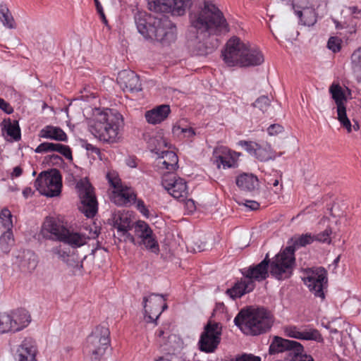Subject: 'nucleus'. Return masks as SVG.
<instances>
[{"label": "nucleus", "mask_w": 361, "mask_h": 361, "mask_svg": "<svg viewBox=\"0 0 361 361\" xmlns=\"http://www.w3.org/2000/svg\"><path fill=\"white\" fill-rule=\"evenodd\" d=\"M189 32L200 35L203 38L229 32L224 13L209 1H204L202 6L192 9L189 14Z\"/></svg>", "instance_id": "nucleus-1"}, {"label": "nucleus", "mask_w": 361, "mask_h": 361, "mask_svg": "<svg viewBox=\"0 0 361 361\" xmlns=\"http://www.w3.org/2000/svg\"><path fill=\"white\" fill-rule=\"evenodd\" d=\"M134 19L138 32L145 39L157 42L163 46H169L176 40V25L166 16L137 12Z\"/></svg>", "instance_id": "nucleus-2"}, {"label": "nucleus", "mask_w": 361, "mask_h": 361, "mask_svg": "<svg viewBox=\"0 0 361 361\" xmlns=\"http://www.w3.org/2000/svg\"><path fill=\"white\" fill-rule=\"evenodd\" d=\"M123 126L122 115L110 109H96L94 116L88 121V128L92 135L99 141L113 144L120 137V131Z\"/></svg>", "instance_id": "nucleus-3"}, {"label": "nucleus", "mask_w": 361, "mask_h": 361, "mask_svg": "<svg viewBox=\"0 0 361 361\" xmlns=\"http://www.w3.org/2000/svg\"><path fill=\"white\" fill-rule=\"evenodd\" d=\"M222 56L229 66H259L264 60L263 54L257 47L241 42L238 37H233L227 42Z\"/></svg>", "instance_id": "nucleus-4"}, {"label": "nucleus", "mask_w": 361, "mask_h": 361, "mask_svg": "<svg viewBox=\"0 0 361 361\" xmlns=\"http://www.w3.org/2000/svg\"><path fill=\"white\" fill-rule=\"evenodd\" d=\"M293 245L286 247L274 257L271 264V275L278 280L290 277L295 265V251L314 241L313 235L305 233L291 238Z\"/></svg>", "instance_id": "nucleus-5"}, {"label": "nucleus", "mask_w": 361, "mask_h": 361, "mask_svg": "<svg viewBox=\"0 0 361 361\" xmlns=\"http://www.w3.org/2000/svg\"><path fill=\"white\" fill-rule=\"evenodd\" d=\"M234 323L244 334L257 336L271 329L274 318L271 313L264 307H249L239 312Z\"/></svg>", "instance_id": "nucleus-6"}, {"label": "nucleus", "mask_w": 361, "mask_h": 361, "mask_svg": "<svg viewBox=\"0 0 361 361\" xmlns=\"http://www.w3.org/2000/svg\"><path fill=\"white\" fill-rule=\"evenodd\" d=\"M42 233L45 237L63 242L75 248L85 245L87 239L98 237L99 230L94 226V230L90 228L89 235L86 236L80 233L71 231L53 217H47L43 224Z\"/></svg>", "instance_id": "nucleus-7"}, {"label": "nucleus", "mask_w": 361, "mask_h": 361, "mask_svg": "<svg viewBox=\"0 0 361 361\" xmlns=\"http://www.w3.org/2000/svg\"><path fill=\"white\" fill-rule=\"evenodd\" d=\"M110 332L107 327L97 326L87 337L85 353L92 361H99L110 344Z\"/></svg>", "instance_id": "nucleus-8"}, {"label": "nucleus", "mask_w": 361, "mask_h": 361, "mask_svg": "<svg viewBox=\"0 0 361 361\" xmlns=\"http://www.w3.org/2000/svg\"><path fill=\"white\" fill-rule=\"evenodd\" d=\"M35 187L40 194L56 197L61 192V176L57 169L41 172L35 181Z\"/></svg>", "instance_id": "nucleus-9"}, {"label": "nucleus", "mask_w": 361, "mask_h": 361, "mask_svg": "<svg viewBox=\"0 0 361 361\" xmlns=\"http://www.w3.org/2000/svg\"><path fill=\"white\" fill-rule=\"evenodd\" d=\"M134 235L128 234L126 240H128L135 245H145V248L152 252L159 251V244L156 237L149 226L143 221H138L134 226Z\"/></svg>", "instance_id": "nucleus-10"}, {"label": "nucleus", "mask_w": 361, "mask_h": 361, "mask_svg": "<svg viewBox=\"0 0 361 361\" xmlns=\"http://www.w3.org/2000/svg\"><path fill=\"white\" fill-rule=\"evenodd\" d=\"M76 188L80 199L79 209L87 217H93L97 212V202L92 186L87 181L80 180L77 183Z\"/></svg>", "instance_id": "nucleus-11"}, {"label": "nucleus", "mask_w": 361, "mask_h": 361, "mask_svg": "<svg viewBox=\"0 0 361 361\" xmlns=\"http://www.w3.org/2000/svg\"><path fill=\"white\" fill-rule=\"evenodd\" d=\"M161 184L169 194L175 199L184 201L187 198L188 195V186L183 178L168 173L163 176Z\"/></svg>", "instance_id": "nucleus-12"}, {"label": "nucleus", "mask_w": 361, "mask_h": 361, "mask_svg": "<svg viewBox=\"0 0 361 361\" xmlns=\"http://www.w3.org/2000/svg\"><path fill=\"white\" fill-rule=\"evenodd\" d=\"M304 283L316 297L324 298V286L327 283V271L322 267L312 269L303 279Z\"/></svg>", "instance_id": "nucleus-13"}, {"label": "nucleus", "mask_w": 361, "mask_h": 361, "mask_svg": "<svg viewBox=\"0 0 361 361\" xmlns=\"http://www.w3.org/2000/svg\"><path fill=\"white\" fill-rule=\"evenodd\" d=\"M221 327L217 323H208L204 327L200 339V348L202 351L212 353L220 343Z\"/></svg>", "instance_id": "nucleus-14"}, {"label": "nucleus", "mask_w": 361, "mask_h": 361, "mask_svg": "<svg viewBox=\"0 0 361 361\" xmlns=\"http://www.w3.org/2000/svg\"><path fill=\"white\" fill-rule=\"evenodd\" d=\"M302 349V345L295 341L283 338L278 336H274L272 338L269 348L270 355H275L283 352H288L290 356L293 350Z\"/></svg>", "instance_id": "nucleus-15"}, {"label": "nucleus", "mask_w": 361, "mask_h": 361, "mask_svg": "<svg viewBox=\"0 0 361 361\" xmlns=\"http://www.w3.org/2000/svg\"><path fill=\"white\" fill-rule=\"evenodd\" d=\"M117 82L123 90L131 92H137L142 90L140 77L133 71L123 70L118 73Z\"/></svg>", "instance_id": "nucleus-16"}, {"label": "nucleus", "mask_w": 361, "mask_h": 361, "mask_svg": "<svg viewBox=\"0 0 361 361\" xmlns=\"http://www.w3.org/2000/svg\"><path fill=\"white\" fill-rule=\"evenodd\" d=\"M166 299L163 295L151 294L149 297L143 298V307L145 310V316L148 322H154V319L152 314H157L159 312L160 307Z\"/></svg>", "instance_id": "nucleus-17"}, {"label": "nucleus", "mask_w": 361, "mask_h": 361, "mask_svg": "<svg viewBox=\"0 0 361 361\" xmlns=\"http://www.w3.org/2000/svg\"><path fill=\"white\" fill-rule=\"evenodd\" d=\"M188 46L194 54L205 56L213 51L214 45L209 46L206 40L208 37H201L200 35L188 34Z\"/></svg>", "instance_id": "nucleus-18"}, {"label": "nucleus", "mask_w": 361, "mask_h": 361, "mask_svg": "<svg viewBox=\"0 0 361 361\" xmlns=\"http://www.w3.org/2000/svg\"><path fill=\"white\" fill-rule=\"evenodd\" d=\"M274 260V259L270 262L269 255L267 254L265 258L260 263L255 266L250 267L243 274L247 279L252 281L253 279L258 281L265 280L269 276V263L271 264Z\"/></svg>", "instance_id": "nucleus-19"}, {"label": "nucleus", "mask_w": 361, "mask_h": 361, "mask_svg": "<svg viewBox=\"0 0 361 361\" xmlns=\"http://www.w3.org/2000/svg\"><path fill=\"white\" fill-rule=\"evenodd\" d=\"M37 347L32 338H25L17 350L18 361H37Z\"/></svg>", "instance_id": "nucleus-20"}, {"label": "nucleus", "mask_w": 361, "mask_h": 361, "mask_svg": "<svg viewBox=\"0 0 361 361\" xmlns=\"http://www.w3.org/2000/svg\"><path fill=\"white\" fill-rule=\"evenodd\" d=\"M234 154H236L231 153L226 147H219L214 151L213 157L218 168L222 166L224 169H229L235 167L236 159L233 157Z\"/></svg>", "instance_id": "nucleus-21"}, {"label": "nucleus", "mask_w": 361, "mask_h": 361, "mask_svg": "<svg viewBox=\"0 0 361 361\" xmlns=\"http://www.w3.org/2000/svg\"><path fill=\"white\" fill-rule=\"evenodd\" d=\"M255 288V282L245 276L244 279L235 283L233 288L226 290V293L232 299L240 298L251 292Z\"/></svg>", "instance_id": "nucleus-22"}, {"label": "nucleus", "mask_w": 361, "mask_h": 361, "mask_svg": "<svg viewBox=\"0 0 361 361\" xmlns=\"http://www.w3.org/2000/svg\"><path fill=\"white\" fill-rule=\"evenodd\" d=\"M136 195L131 188L123 186L116 190H114L111 200L117 205H125L135 202Z\"/></svg>", "instance_id": "nucleus-23"}, {"label": "nucleus", "mask_w": 361, "mask_h": 361, "mask_svg": "<svg viewBox=\"0 0 361 361\" xmlns=\"http://www.w3.org/2000/svg\"><path fill=\"white\" fill-rule=\"evenodd\" d=\"M49 152H57L64 156L66 159L69 160L73 159L71 148L68 146L62 144L43 142L39 145L35 149V152L37 153Z\"/></svg>", "instance_id": "nucleus-24"}, {"label": "nucleus", "mask_w": 361, "mask_h": 361, "mask_svg": "<svg viewBox=\"0 0 361 361\" xmlns=\"http://www.w3.org/2000/svg\"><path fill=\"white\" fill-rule=\"evenodd\" d=\"M13 331H18L27 326L31 321L29 312L25 309H18L10 314Z\"/></svg>", "instance_id": "nucleus-25"}, {"label": "nucleus", "mask_w": 361, "mask_h": 361, "mask_svg": "<svg viewBox=\"0 0 361 361\" xmlns=\"http://www.w3.org/2000/svg\"><path fill=\"white\" fill-rule=\"evenodd\" d=\"M169 105L162 104L145 113V118L149 123L157 124L164 121L170 113Z\"/></svg>", "instance_id": "nucleus-26"}, {"label": "nucleus", "mask_w": 361, "mask_h": 361, "mask_svg": "<svg viewBox=\"0 0 361 361\" xmlns=\"http://www.w3.org/2000/svg\"><path fill=\"white\" fill-rule=\"evenodd\" d=\"M159 166L170 171H176L178 168V158L172 151H162L159 156Z\"/></svg>", "instance_id": "nucleus-27"}, {"label": "nucleus", "mask_w": 361, "mask_h": 361, "mask_svg": "<svg viewBox=\"0 0 361 361\" xmlns=\"http://www.w3.org/2000/svg\"><path fill=\"white\" fill-rule=\"evenodd\" d=\"M113 226L118 230V232L121 233L122 235L128 238V230L133 228L131 226V220L126 214H114L113 216Z\"/></svg>", "instance_id": "nucleus-28"}, {"label": "nucleus", "mask_w": 361, "mask_h": 361, "mask_svg": "<svg viewBox=\"0 0 361 361\" xmlns=\"http://www.w3.org/2000/svg\"><path fill=\"white\" fill-rule=\"evenodd\" d=\"M329 93L336 104V111L346 109L347 97L339 84L333 83L329 87Z\"/></svg>", "instance_id": "nucleus-29"}, {"label": "nucleus", "mask_w": 361, "mask_h": 361, "mask_svg": "<svg viewBox=\"0 0 361 361\" xmlns=\"http://www.w3.org/2000/svg\"><path fill=\"white\" fill-rule=\"evenodd\" d=\"M37 264V257L33 252L30 250L23 252L19 264L22 271L31 273L36 269Z\"/></svg>", "instance_id": "nucleus-30"}, {"label": "nucleus", "mask_w": 361, "mask_h": 361, "mask_svg": "<svg viewBox=\"0 0 361 361\" xmlns=\"http://www.w3.org/2000/svg\"><path fill=\"white\" fill-rule=\"evenodd\" d=\"M40 137L57 141H66L67 135L62 129L58 127L47 126L40 130Z\"/></svg>", "instance_id": "nucleus-31"}, {"label": "nucleus", "mask_w": 361, "mask_h": 361, "mask_svg": "<svg viewBox=\"0 0 361 361\" xmlns=\"http://www.w3.org/2000/svg\"><path fill=\"white\" fill-rule=\"evenodd\" d=\"M236 185L242 190L252 191L258 186V179L252 174H242L237 177Z\"/></svg>", "instance_id": "nucleus-32"}, {"label": "nucleus", "mask_w": 361, "mask_h": 361, "mask_svg": "<svg viewBox=\"0 0 361 361\" xmlns=\"http://www.w3.org/2000/svg\"><path fill=\"white\" fill-rule=\"evenodd\" d=\"M351 71L355 80L361 82V47L355 49L350 56Z\"/></svg>", "instance_id": "nucleus-33"}, {"label": "nucleus", "mask_w": 361, "mask_h": 361, "mask_svg": "<svg viewBox=\"0 0 361 361\" xmlns=\"http://www.w3.org/2000/svg\"><path fill=\"white\" fill-rule=\"evenodd\" d=\"M286 334L289 337L304 340H317V337L319 336V334L317 330L310 332H300L295 326L286 328Z\"/></svg>", "instance_id": "nucleus-34"}, {"label": "nucleus", "mask_w": 361, "mask_h": 361, "mask_svg": "<svg viewBox=\"0 0 361 361\" xmlns=\"http://www.w3.org/2000/svg\"><path fill=\"white\" fill-rule=\"evenodd\" d=\"M298 16L301 23L306 26H312L317 22V13L313 7L298 11Z\"/></svg>", "instance_id": "nucleus-35"}, {"label": "nucleus", "mask_w": 361, "mask_h": 361, "mask_svg": "<svg viewBox=\"0 0 361 361\" xmlns=\"http://www.w3.org/2000/svg\"><path fill=\"white\" fill-rule=\"evenodd\" d=\"M255 157L261 161H267L275 159L276 154L271 149V147L269 143H266L264 146L259 144Z\"/></svg>", "instance_id": "nucleus-36"}, {"label": "nucleus", "mask_w": 361, "mask_h": 361, "mask_svg": "<svg viewBox=\"0 0 361 361\" xmlns=\"http://www.w3.org/2000/svg\"><path fill=\"white\" fill-rule=\"evenodd\" d=\"M59 257L66 262L68 266L80 270L82 268V262L75 254H67L61 250H58Z\"/></svg>", "instance_id": "nucleus-37"}, {"label": "nucleus", "mask_w": 361, "mask_h": 361, "mask_svg": "<svg viewBox=\"0 0 361 361\" xmlns=\"http://www.w3.org/2000/svg\"><path fill=\"white\" fill-rule=\"evenodd\" d=\"M173 0H148L150 10L157 13H167L171 8Z\"/></svg>", "instance_id": "nucleus-38"}, {"label": "nucleus", "mask_w": 361, "mask_h": 361, "mask_svg": "<svg viewBox=\"0 0 361 361\" xmlns=\"http://www.w3.org/2000/svg\"><path fill=\"white\" fill-rule=\"evenodd\" d=\"M0 20L4 27L8 29L16 28L13 17L5 5H0Z\"/></svg>", "instance_id": "nucleus-39"}, {"label": "nucleus", "mask_w": 361, "mask_h": 361, "mask_svg": "<svg viewBox=\"0 0 361 361\" xmlns=\"http://www.w3.org/2000/svg\"><path fill=\"white\" fill-rule=\"evenodd\" d=\"M190 4V0H173L171 8L167 13L174 16H182Z\"/></svg>", "instance_id": "nucleus-40"}, {"label": "nucleus", "mask_w": 361, "mask_h": 361, "mask_svg": "<svg viewBox=\"0 0 361 361\" xmlns=\"http://www.w3.org/2000/svg\"><path fill=\"white\" fill-rule=\"evenodd\" d=\"M4 123H6L4 128L6 130L8 135L15 140H18L20 138V130L18 121H11V119H8V121L4 120Z\"/></svg>", "instance_id": "nucleus-41"}, {"label": "nucleus", "mask_w": 361, "mask_h": 361, "mask_svg": "<svg viewBox=\"0 0 361 361\" xmlns=\"http://www.w3.org/2000/svg\"><path fill=\"white\" fill-rule=\"evenodd\" d=\"M14 243L12 231H6L0 237V247L1 250L8 253Z\"/></svg>", "instance_id": "nucleus-42"}, {"label": "nucleus", "mask_w": 361, "mask_h": 361, "mask_svg": "<svg viewBox=\"0 0 361 361\" xmlns=\"http://www.w3.org/2000/svg\"><path fill=\"white\" fill-rule=\"evenodd\" d=\"M12 214L11 212L6 209H3L0 212V224L5 228L6 231H11L13 228V222H12Z\"/></svg>", "instance_id": "nucleus-43"}, {"label": "nucleus", "mask_w": 361, "mask_h": 361, "mask_svg": "<svg viewBox=\"0 0 361 361\" xmlns=\"http://www.w3.org/2000/svg\"><path fill=\"white\" fill-rule=\"evenodd\" d=\"M13 331L11 317L8 314H0V334Z\"/></svg>", "instance_id": "nucleus-44"}, {"label": "nucleus", "mask_w": 361, "mask_h": 361, "mask_svg": "<svg viewBox=\"0 0 361 361\" xmlns=\"http://www.w3.org/2000/svg\"><path fill=\"white\" fill-rule=\"evenodd\" d=\"M337 118L341 125L345 128L348 133L352 132V125L347 116L346 109L337 111Z\"/></svg>", "instance_id": "nucleus-45"}, {"label": "nucleus", "mask_w": 361, "mask_h": 361, "mask_svg": "<svg viewBox=\"0 0 361 361\" xmlns=\"http://www.w3.org/2000/svg\"><path fill=\"white\" fill-rule=\"evenodd\" d=\"M289 361H314L311 355L304 353V348L302 345V349L299 350H293L290 355Z\"/></svg>", "instance_id": "nucleus-46"}, {"label": "nucleus", "mask_w": 361, "mask_h": 361, "mask_svg": "<svg viewBox=\"0 0 361 361\" xmlns=\"http://www.w3.org/2000/svg\"><path fill=\"white\" fill-rule=\"evenodd\" d=\"M149 145L151 147V149H150L151 151L154 152L156 154H157L159 155V148L161 146H165V147L166 146V143L165 140H164L163 138L159 135L154 137H151L149 139Z\"/></svg>", "instance_id": "nucleus-47"}, {"label": "nucleus", "mask_w": 361, "mask_h": 361, "mask_svg": "<svg viewBox=\"0 0 361 361\" xmlns=\"http://www.w3.org/2000/svg\"><path fill=\"white\" fill-rule=\"evenodd\" d=\"M270 99L267 96H261L252 104V106L258 108L263 113L267 111L270 106Z\"/></svg>", "instance_id": "nucleus-48"}, {"label": "nucleus", "mask_w": 361, "mask_h": 361, "mask_svg": "<svg viewBox=\"0 0 361 361\" xmlns=\"http://www.w3.org/2000/svg\"><path fill=\"white\" fill-rule=\"evenodd\" d=\"M239 145L242 146L245 148V149L250 154L255 157L256 152L258 147V143L252 142V141H246V140H240L238 142Z\"/></svg>", "instance_id": "nucleus-49"}, {"label": "nucleus", "mask_w": 361, "mask_h": 361, "mask_svg": "<svg viewBox=\"0 0 361 361\" xmlns=\"http://www.w3.org/2000/svg\"><path fill=\"white\" fill-rule=\"evenodd\" d=\"M331 233V228H326L324 231L317 234L313 235V237L314 238V240L319 241L321 243H331V238L330 235Z\"/></svg>", "instance_id": "nucleus-50"}, {"label": "nucleus", "mask_w": 361, "mask_h": 361, "mask_svg": "<svg viewBox=\"0 0 361 361\" xmlns=\"http://www.w3.org/2000/svg\"><path fill=\"white\" fill-rule=\"evenodd\" d=\"M341 40L337 37H331L329 39L327 43V47L331 50L333 52L336 53L341 50Z\"/></svg>", "instance_id": "nucleus-51"}, {"label": "nucleus", "mask_w": 361, "mask_h": 361, "mask_svg": "<svg viewBox=\"0 0 361 361\" xmlns=\"http://www.w3.org/2000/svg\"><path fill=\"white\" fill-rule=\"evenodd\" d=\"M106 178L110 185L114 188V190L123 186L121 183V179L116 173H108Z\"/></svg>", "instance_id": "nucleus-52"}, {"label": "nucleus", "mask_w": 361, "mask_h": 361, "mask_svg": "<svg viewBox=\"0 0 361 361\" xmlns=\"http://www.w3.org/2000/svg\"><path fill=\"white\" fill-rule=\"evenodd\" d=\"M309 2L307 0H293L292 5L295 14L298 16V11L309 8Z\"/></svg>", "instance_id": "nucleus-53"}, {"label": "nucleus", "mask_w": 361, "mask_h": 361, "mask_svg": "<svg viewBox=\"0 0 361 361\" xmlns=\"http://www.w3.org/2000/svg\"><path fill=\"white\" fill-rule=\"evenodd\" d=\"M283 131V127L280 124H272L267 128L268 134L271 136L276 135Z\"/></svg>", "instance_id": "nucleus-54"}, {"label": "nucleus", "mask_w": 361, "mask_h": 361, "mask_svg": "<svg viewBox=\"0 0 361 361\" xmlns=\"http://www.w3.org/2000/svg\"><path fill=\"white\" fill-rule=\"evenodd\" d=\"M0 109L8 114L13 112V109L10 104L1 98H0Z\"/></svg>", "instance_id": "nucleus-55"}, {"label": "nucleus", "mask_w": 361, "mask_h": 361, "mask_svg": "<svg viewBox=\"0 0 361 361\" xmlns=\"http://www.w3.org/2000/svg\"><path fill=\"white\" fill-rule=\"evenodd\" d=\"M185 206L188 212H193L196 209L195 202L192 199H188L185 202Z\"/></svg>", "instance_id": "nucleus-56"}, {"label": "nucleus", "mask_w": 361, "mask_h": 361, "mask_svg": "<svg viewBox=\"0 0 361 361\" xmlns=\"http://www.w3.org/2000/svg\"><path fill=\"white\" fill-rule=\"evenodd\" d=\"M137 207L143 215L147 216L148 214L149 210L146 208L142 200L137 201Z\"/></svg>", "instance_id": "nucleus-57"}, {"label": "nucleus", "mask_w": 361, "mask_h": 361, "mask_svg": "<svg viewBox=\"0 0 361 361\" xmlns=\"http://www.w3.org/2000/svg\"><path fill=\"white\" fill-rule=\"evenodd\" d=\"M245 205L250 208L251 210H257L259 207V204L257 202L253 200H246Z\"/></svg>", "instance_id": "nucleus-58"}, {"label": "nucleus", "mask_w": 361, "mask_h": 361, "mask_svg": "<svg viewBox=\"0 0 361 361\" xmlns=\"http://www.w3.org/2000/svg\"><path fill=\"white\" fill-rule=\"evenodd\" d=\"M182 133L184 135V137H191L195 135V132L192 128H186L185 129H182Z\"/></svg>", "instance_id": "nucleus-59"}, {"label": "nucleus", "mask_w": 361, "mask_h": 361, "mask_svg": "<svg viewBox=\"0 0 361 361\" xmlns=\"http://www.w3.org/2000/svg\"><path fill=\"white\" fill-rule=\"evenodd\" d=\"M186 128L180 126L179 124H176L173 126L172 132L173 135L179 136L180 135L183 134L182 129H185Z\"/></svg>", "instance_id": "nucleus-60"}, {"label": "nucleus", "mask_w": 361, "mask_h": 361, "mask_svg": "<svg viewBox=\"0 0 361 361\" xmlns=\"http://www.w3.org/2000/svg\"><path fill=\"white\" fill-rule=\"evenodd\" d=\"M85 149L87 151H90V152H94V153H95L97 154H100V149L98 147L92 145V144L87 143L85 145Z\"/></svg>", "instance_id": "nucleus-61"}, {"label": "nucleus", "mask_w": 361, "mask_h": 361, "mask_svg": "<svg viewBox=\"0 0 361 361\" xmlns=\"http://www.w3.org/2000/svg\"><path fill=\"white\" fill-rule=\"evenodd\" d=\"M161 310H159V312H158V314H156L155 316V319H154V322L157 324V319L159 317V316L161 315V314L162 313V312H164L165 310H166L168 308V306L166 305V303H165L164 302H163L162 305H161Z\"/></svg>", "instance_id": "nucleus-62"}, {"label": "nucleus", "mask_w": 361, "mask_h": 361, "mask_svg": "<svg viewBox=\"0 0 361 361\" xmlns=\"http://www.w3.org/2000/svg\"><path fill=\"white\" fill-rule=\"evenodd\" d=\"M22 173H23L22 169L20 166H16L13 169V173L11 175H12V176L18 177L22 174Z\"/></svg>", "instance_id": "nucleus-63"}, {"label": "nucleus", "mask_w": 361, "mask_h": 361, "mask_svg": "<svg viewBox=\"0 0 361 361\" xmlns=\"http://www.w3.org/2000/svg\"><path fill=\"white\" fill-rule=\"evenodd\" d=\"M126 164H128V166L132 168H135L137 166L135 160L130 157L126 159Z\"/></svg>", "instance_id": "nucleus-64"}]
</instances>
